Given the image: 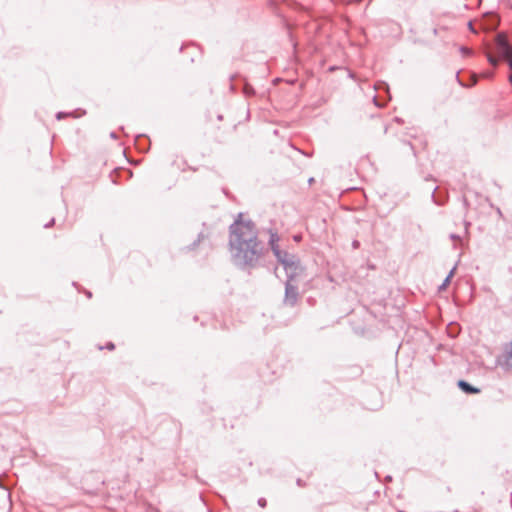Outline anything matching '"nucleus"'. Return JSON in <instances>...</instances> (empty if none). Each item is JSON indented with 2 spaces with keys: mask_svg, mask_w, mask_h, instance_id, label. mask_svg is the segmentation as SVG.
<instances>
[{
  "mask_svg": "<svg viewBox=\"0 0 512 512\" xmlns=\"http://www.w3.org/2000/svg\"><path fill=\"white\" fill-rule=\"evenodd\" d=\"M230 253L233 263L240 268H253L263 253L255 225L237 220L230 226Z\"/></svg>",
  "mask_w": 512,
  "mask_h": 512,
  "instance_id": "nucleus-1",
  "label": "nucleus"
},
{
  "mask_svg": "<svg viewBox=\"0 0 512 512\" xmlns=\"http://www.w3.org/2000/svg\"><path fill=\"white\" fill-rule=\"evenodd\" d=\"M274 256L277 261L283 266L287 278L298 277L303 273V267L299 258L295 254L288 253L281 249H274Z\"/></svg>",
  "mask_w": 512,
  "mask_h": 512,
  "instance_id": "nucleus-2",
  "label": "nucleus"
},
{
  "mask_svg": "<svg viewBox=\"0 0 512 512\" xmlns=\"http://www.w3.org/2000/svg\"><path fill=\"white\" fill-rule=\"evenodd\" d=\"M296 278L289 277L285 282L284 304L291 307L297 303L299 296Z\"/></svg>",
  "mask_w": 512,
  "mask_h": 512,
  "instance_id": "nucleus-3",
  "label": "nucleus"
},
{
  "mask_svg": "<svg viewBox=\"0 0 512 512\" xmlns=\"http://www.w3.org/2000/svg\"><path fill=\"white\" fill-rule=\"evenodd\" d=\"M511 349L503 353L502 355L497 357V365L503 369L505 372H512V340H511Z\"/></svg>",
  "mask_w": 512,
  "mask_h": 512,
  "instance_id": "nucleus-4",
  "label": "nucleus"
},
{
  "mask_svg": "<svg viewBox=\"0 0 512 512\" xmlns=\"http://www.w3.org/2000/svg\"><path fill=\"white\" fill-rule=\"evenodd\" d=\"M457 385L466 394H477L480 392L479 388L472 386L465 380H459Z\"/></svg>",
  "mask_w": 512,
  "mask_h": 512,
  "instance_id": "nucleus-5",
  "label": "nucleus"
},
{
  "mask_svg": "<svg viewBox=\"0 0 512 512\" xmlns=\"http://www.w3.org/2000/svg\"><path fill=\"white\" fill-rule=\"evenodd\" d=\"M278 241H279L278 234L276 232H270L269 246L273 253H274V249H280V247L278 245Z\"/></svg>",
  "mask_w": 512,
  "mask_h": 512,
  "instance_id": "nucleus-6",
  "label": "nucleus"
},
{
  "mask_svg": "<svg viewBox=\"0 0 512 512\" xmlns=\"http://www.w3.org/2000/svg\"><path fill=\"white\" fill-rule=\"evenodd\" d=\"M242 91L246 97H252L255 95V89L246 81L244 83Z\"/></svg>",
  "mask_w": 512,
  "mask_h": 512,
  "instance_id": "nucleus-7",
  "label": "nucleus"
},
{
  "mask_svg": "<svg viewBox=\"0 0 512 512\" xmlns=\"http://www.w3.org/2000/svg\"><path fill=\"white\" fill-rule=\"evenodd\" d=\"M455 270H456V267H453L450 270L449 274L446 276V278L444 279L443 283L440 285V287H439L440 290L445 289L449 285Z\"/></svg>",
  "mask_w": 512,
  "mask_h": 512,
  "instance_id": "nucleus-8",
  "label": "nucleus"
},
{
  "mask_svg": "<svg viewBox=\"0 0 512 512\" xmlns=\"http://www.w3.org/2000/svg\"><path fill=\"white\" fill-rule=\"evenodd\" d=\"M67 116H72V117L77 118V117H79L80 115H79V114H76V111H73V112H58V113L56 114V118H57L58 120H61V119L65 118V117H67Z\"/></svg>",
  "mask_w": 512,
  "mask_h": 512,
  "instance_id": "nucleus-9",
  "label": "nucleus"
},
{
  "mask_svg": "<svg viewBox=\"0 0 512 512\" xmlns=\"http://www.w3.org/2000/svg\"><path fill=\"white\" fill-rule=\"evenodd\" d=\"M487 60L494 67H496L498 65V60L491 54L487 55Z\"/></svg>",
  "mask_w": 512,
  "mask_h": 512,
  "instance_id": "nucleus-10",
  "label": "nucleus"
},
{
  "mask_svg": "<svg viewBox=\"0 0 512 512\" xmlns=\"http://www.w3.org/2000/svg\"><path fill=\"white\" fill-rule=\"evenodd\" d=\"M489 17L491 18V23L489 24V27L490 28H495L498 24V19L495 15H489Z\"/></svg>",
  "mask_w": 512,
  "mask_h": 512,
  "instance_id": "nucleus-11",
  "label": "nucleus"
},
{
  "mask_svg": "<svg viewBox=\"0 0 512 512\" xmlns=\"http://www.w3.org/2000/svg\"><path fill=\"white\" fill-rule=\"evenodd\" d=\"M258 505H259L260 507H262V508L266 507V505H267V501H266V499H265V498H259V499H258Z\"/></svg>",
  "mask_w": 512,
  "mask_h": 512,
  "instance_id": "nucleus-12",
  "label": "nucleus"
},
{
  "mask_svg": "<svg viewBox=\"0 0 512 512\" xmlns=\"http://www.w3.org/2000/svg\"><path fill=\"white\" fill-rule=\"evenodd\" d=\"M55 223V219L52 218L47 224L44 225V228H49Z\"/></svg>",
  "mask_w": 512,
  "mask_h": 512,
  "instance_id": "nucleus-13",
  "label": "nucleus"
},
{
  "mask_svg": "<svg viewBox=\"0 0 512 512\" xmlns=\"http://www.w3.org/2000/svg\"><path fill=\"white\" fill-rule=\"evenodd\" d=\"M450 238L453 240V241H460V236L457 235V234H451L450 235Z\"/></svg>",
  "mask_w": 512,
  "mask_h": 512,
  "instance_id": "nucleus-14",
  "label": "nucleus"
},
{
  "mask_svg": "<svg viewBox=\"0 0 512 512\" xmlns=\"http://www.w3.org/2000/svg\"><path fill=\"white\" fill-rule=\"evenodd\" d=\"M436 189H437V187H435V188L433 189V192H432V195H431V196H432V198L434 199V201H435V203H436V204H438V205H442V202H440V201L436 200V199H435V197H434V193H435Z\"/></svg>",
  "mask_w": 512,
  "mask_h": 512,
  "instance_id": "nucleus-15",
  "label": "nucleus"
},
{
  "mask_svg": "<svg viewBox=\"0 0 512 512\" xmlns=\"http://www.w3.org/2000/svg\"><path fill=\"white\" fill-rule=\"evenodd\" d=\"M493 75H494V74H493V72H485V73L483 74V77H485V78H492V77H493Z\"/></svg>",
  "mask_w": 512,
  "mask_h": 512,
  "instance_id": "nucleus-16",
  "label": "nucleus"
},
{
  "mask_svg": "<svg viewBox=\"0 0 512 512\" xmlns=\"http://www.w3.org/2000/svg\"><path fill=\"white\" fill-rule=\"evenodd\" d=\"M461 51H462L463 53L467 54V55H468V54H471V51H470L468 48H465V47H462V48H461Z\"/></svg>",
  "mask_w": 512,
  "mask_h": 512,
  "instance_id": "nucleus-17",
  "label": "nucleus"
},
{
  "mask_svg": "<svg viewBox=\"0 0 512 512\" xmlns=\"http://www.w3.org/2000/svg\"><path fill=\"white\" fill-rule=\"evenodd\" d=\"M114 344L112 342H109L107 345H106V348L109 349V350H113L114 349Z\"/></svg>",
  "mask_w": 512,
  "mask_h": 512,
  "instance_id": "nucleus-18",
  "label": "nucleus"
},
{
  "mask_svg": "<svg viewBox=\"0 0 512 512\" xmlns=\"http://www.w3.org/2000/svg\"><path fill=\"white\" fill-rule=\"evenodd\" d=\"M468 26H469V29H470L471 31L475 32V30H474V28H473V24H472V22H469V23H468Z\"/></svg>",
  "mask_w": 512,
  "mask_h": 512,
  "instance_id": "nucleus-19",
  "label": "nucleus"
},
{
  "mask_svg": "<svg viewBox=\"0 0 512 512\" xmlns=\"http://www.w3.org/2000/svg\"><path fill=\"white\" fill-rule=\"evenodd\" d=\"M110 137L113 138V139H116L117 138V134L115 132H111L110 133Z\"/></svg>",
  "mask_w": 512,
  "mask_h": 512,
  "instance_id": "nucleus-20",
  "label": "nucleus"
},
{
  "mask_svg": "<svg viewBox=\"0 0 512 512\" xmlns=\"http://www.w3.org/2000/svg\"><path fill=\"white\" fill-rule=\"evenodd\" d=\"M352 245H353L354 248H358L359 247V242L358 241H354Z\"/></svg>",
  "mask_w": 512,
  "mask_h": 512,
  "instance_id": "nucleus-21",
  "label": "nucleus"
},
{
  "mask_svg": "<svg viewBox=\"0 0 512 512\" xmlns=\"http://www.w3.org/2000/svg\"><path fill=\"white\" fill-rule=\"evenodd\" d=\"M85 294L88 298H91L92 297V293L90 291H85Z\"/></svg>",
  "mask_w": 512,
  "mask_h": 512,
  "instance_id": "nucleus-22",
  "label": "nucleus"
},
{
  "mask_svg": "<svg viewBox=\"0 0 512 512\" xmlns=\"http://www.w3.org/2000/svg\"><path fill=\"white\" fill-rule=\"evenodd\" d=\"M294 239H295V241H299L301 239V236H299V235L294 236Z\"/></svg>",
  "mask_w": 512,
  "mask_h": 512,
  "instance_id": "nucleus-23",
  "label": "nucleus"
},
{
  "mask_svg": "<svg viewBox=\"0 0 512 512\" xmlns=\"http://www.w3.org/2000/svg\"><path fill=\"white\" fill-rule=\"evenodd\" d=\"M497 214H499L500 216H502V212H501L500 208H497Z\"/></svg>",
  "mask_w": 512,
  "mask_h": 512,
  "instance_id": "nucleus-24",
  "label": "nucleus"
},
{
  "mask_svg": "<svg viewBox=\"0 0 512 512\" xmlns=\"http://www.w3.org/2000/svg\"><path fill=\"white\" fill-rule=\"evenodd\" d=\"M202 237H203V235H202V233H200L198 236V241H200Z\"/></svg>",
  "mask_w": 512,
  "mask_h": 512,
  "instance_id": "nucleus-25",
  "label": "nucleus"
},
{
  "mask_svg": "<svg viewBox=\"0 0 512 512\" xmlns=\"http://www.w3.org/2000/svg\"><path fill=\"white\" fill-rule=\"evenodd\" d=\"M433 34L436 35L437 34V29H433Z\"/></svg>",
  "mask_w": 512,
  "mask_h": 512,
  "instance_id": "nucleus-26",
  "label": "nucleus"
},
{
  "mask_svg": "<svg viewBox=\"0 0 512 512\" xmlns=\"http://www.w3.org/2000/svg\"><path fill=\"white\" fill-rule=\"evenodd\" d=\"M297 484L301 485V480L300 479L297 480Z\"/></svg>",
  "mask_w": 512,
  "mask_h": 512,
  "instance_id": "nucleus-27",
  "label": "nucleus"
}]
</instances>
